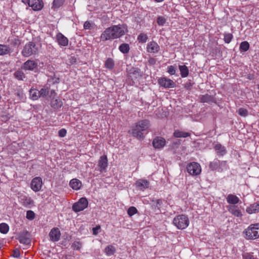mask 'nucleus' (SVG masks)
<instances>
[{
    "mask_svg": "<svg viewBox=\"0 0 259 259\" xmlns=\"http://www.w3.org/2000/svg\"><path fill=\"white\" fill-rule=\"evenodd\" d=\"M246 211L249 214L259 212V202L251 204L246 208Z\"/></svg>",
    "mask_w": 259,
    "mask_h": 259,
    "instance_id": "24",
    "label": "nucleus"
},
{
    "mask_svg": "<svg viewBox=\"0 0 259 259\" xmlns=\"http://www.w3.org/2000/svg\"><path fill=\"white\" fill-rule=\"evenodd\" d=\"M172 223L178 229L183 230L189 226V220L187 215L179 214L174 219Z\"/></svg>",
    "mask_w": 259,
    "mask_h": 259,
    "instance_id": "4",
    "label": "nucleus"
},
{
    "mask_svg": "<svg viewBox=\"0 0 259 259\" xmlns=\"http://www.w3.org/2000/svg\"><path fill=\"white\" fill-rule=\"evenodd\" d=\"M100 229V226H98L93 228V233L94 235H97L98 233V230Z\"/></svg>",
    "mask_w": 259,
    "mask_h": 259,
    "instance_id": "58",
    "label": "nucleus"
},
{
    "mask_svg": "<svg viewBox=\"0 0 259 259\" xmlns=\"http://www.w3.org/2000/svg\"><path fill=\"white\" fill-rule=\"evenodd\" d=\"M228 210L230 213L236 217H241L242 216V213L239 208L237 206H230L229 207Z\"/></svg>",
    "mask_w": 259,
    "mask_h": 259,
    "instance_id": "26",
    "label": "nucleus"
},
{
    "mask_svg": "<svg viewBox=\"0 0 259 259\" xmlns=\"http://www.w3.org/2000/svg\"><path fill=\"white\" fill-rule=\"evenodd\" d=\"M154 1H155L156 2L160 3V2H163L164 0H154Z\"/></svg>",
    "mask_w": 259,
    "mask_h": 259,
    "instance_id": "61",
    "label": "nucleus"
},
{
    "mask_svg": "<svg viewBox=\"0 0 259 259\" xmlns=\"http://www.w3.org/2000/svg\"><path fill=\"white\" fill-rule=\"evenodd\" d=\"M69 186L73 189L78 190L80 189L82 184L79 180L77 179H73L70 181Z\"/></svg>",
    "mask_w": 259,
    "mask_h": 259,
    "instance_id": "23",
    "label": "nucleus"
},
{
    "mask_svg": "<svg viewBox=\"0 0 259 259\" xmlns=\"http://www.w3.org/2000/svg\"><path fill=\"white\" fill-rule=\"evenodd\" d=\"M156 59L152 58V57H150L148 61V64L149 65H150V66L154 65L156 64Z\"/></svg>",
    "mask_w": 259,
    "mask_h": 259,
    "instance_id": "54",
    "label": "nucleus"
},
{
    "mask_svg": "<svg viewBox=\"0 0 259 259\" xmlns=\"http://www.w3.org/2000/svg\"><path fill=\"white\" fill-rule=\"evenodd\" d=\"M249 44L247 41H244L242 42L240 44V50L241 51L246 52L249 49Z\"/></svg>",
    "mask_w": 259,
    "mask_h": 259,
    "instance_id": "40",
    "label": "nucleus"
},
{
    "mask_svg": "<svg viewBox=\"0 0 259 259\" xmlns=\"http://www.w3.org/2000/svg\"><path fill=\"white\" fill-rule=\"evenodd\" d=\"M166 21V19L162 16H158L157 18V23L160 26L164 25Z\"/></svg>",
    "mask_w": 259,
    "mask_h": 259,
    "instance_id": "46",
    "label": "nucleus"
},
{
    "mask_svg": "<svg viewBox=\"0 0 259 259\" xmlns=\"http://www.w3.org/2000/svg\"><path fill=\"white\" fill-rule=\"evenodd\" d=\"M13 49L9 45L0 44V56H11Z\"/></svg>",
    "mask_w": 259,
    "mask_h": 259,
    "instance_id": "17",
    "label": "nucleus"
},
{
    "mask_svg": "<svg viewBox=\"0 0 259 259\" xmlns=\"http://www.w3.org/2000/svg\"><path fill=\"white\" fill-rule=\"evenodd\" d=\"M19 201L23 204L24 206H27L31 204L32 202V200L29 197L26 195H21L19 197Z\"/></svg>",
    "mask_w": 259,
    "mask_h": 259,
    "instance_id": "28",
    "label": "nucleus"
},
{
    "mask_svg": "<svg viewBox=\"0 0 259 259\" xmlns=\"http://www.w3.org/2000/svg\"><path fill=\"white\" fill-rule=\"evenodd\" d=\"M233 37V35L231 33H225L224 34V40L226 43L229 44L231 41Z\"/></svg>",
    "mask_w": 259,
    "mask_h": 259,
    "instance_id": "42",
    "label": "nucleus"
},
{
    "mask_svg": "<svg viewBox=\"0 0 259 259\" xmlns=\"http://www.w3.org/2000/svg\"><path fill=\"white\" fill-rule=\"evenodd\" d=\"M52 82L54 83H58L59 81V78H56V77H54V78H52Z\"/></svg>",
    "mask_w": 259,
    "mask_h": 259,
    "instance_id": "60",
    "label": "nucleus"
},
{
    "mask_svg": "<svg viewBox=\"0 0 259 259\" xmlns=\"http://www.w3.org/2000/svg\"><path fill=\"white\" fill-rule=\"evenodd\" d=\"M209 167L211 170H217L219 172L227 169L228 166L227 161H220L217 159L210 162Z\"/></svg>",
    "mask_w": 259,
    "mask_h": 259,
    "instance_id": "6",
    "label": "nucleus"
},
{
    "mask_svg": "<svg viewBox=\"0 0 259 259\" xmlns=\"http://www.w3.org/2000/svg\"><path fill=\"white\" fill-rule=\"evenodd\" d=\"M176 70L177 69L175 66L171 65L168 67L167 72L171 75H174L175 74Z\"/></svg>",
    "mask_w": 259,
    "mask_h": 259,
    "instance_id": "50",
    "label": "nucleus"
},
{
    "mask_svg": "<svg viewBox=\"0 0 259 259\" xmlns=\"http://www.w3.org/2000/svg\"><path fill=\"white\" fill-rule=\"evenodd\" d=\"M50 92V97L51 98H54V97H55V96L56 95V93H55V90H52Z\"/></svg>",
    "mask_w": 259,
    "mask_h": 259,
    "instance_id": "59",
    "label": "nucleus"
},
{
    "mask_svg": "<svg viewBox=\"0 0 259 259\" xmlns=\"http://www.w3.org/2000/svg\"><path fill=\"white\" fill-rule=\"evenodd\" d=\"M39 45L36 44L34 42L29 41L24 46L21 54L25 57H29L32 55L38 54L39 50Z\"/></svg>",
    "mask_w": 259,
    "mask_h": 259,
    "instance_id": "3",
    "label": "nucleus"
},
{
    "mask_svg": "<svg viewBox=\"0 0 259 259\" xmlns=\"http://www.w3.org/2000/svg\"><path fill=\"white\" fill-rule=\"evenodd\" d=\"M188 172L192 176H197L201 171V168L200 164L197 162H191L187 166Z\"/></svg>",
    "mask_w": 259,
    "mask_h": 259,
    "instance_id": "8",
    "label": "nucleus"
},
{
    "mask_svg": "<svg viewBox=\"0 0 259 259\" xmlns=\"http://www.w3.org/2000/svg\"><path fill=\"white\" fill-rule=\"evenodd\" d=\"M238 113L241 116L246 117L248 114V110L243 108H240L238 111Z\"/></svg>",
    "mask_w": 259,
    "mask_h": 259,
    "instance_id": "44",
    "label": "nucleus"
},
{
    "mask_svg": "<svg viewBox=\"0 0 259 259\" xmlns=\"http://www.w3.org/2000/svg\"><path fill=\"white\" fill-rule=\"evenodd\" d=\"M126 24L112 25L105 29L100 36V39L103 41L120 38L127 32Z\"/></svg>",
    "mask_w": 259,
    "mask_h": 259,
    "instance_id": "1",
    "label": "nucleus"
},
{
    "mask_svg": "<svg viewBox=\"0 0 259 259\" xmlns=\"http://www.w3.org/2000/svg\"><path fill=\"white\" fill-rule=\"evenodd\" d=\"M9 229V226L6 223H2L0 224V232L3 234L8 233Z\"/></svg>",
    "mask_w": 259,
    "mask_h": 259,
    "instance_id": "39",
    "label": "nucleus"
},
{
    "mask_svg": "<svg viewBox=\"0 0 259 259\" xmlns=\"http://www.w3.org/2000/svg\"><path fill=\"white\" fill-rule=\"evenodd\" d=\"M10 44L12 47H18L20 45V41L18 38H14L11 40Z\"/></svg>",
    "mask_w": 259,
    "mask_h": 259,
    "instance_id": "43",
    "label": "nucleus"
},
{
    "mask_svg": "<svg viewBox=\"0 0 259 259\" xmlns=\"http://www.w3.org/2000/svg\"><path fill=\"white\" fill-rule=\"evenodd\" d=\"M18 240L21 243L24 245H28L31 243L29 233L27 231H23L19 233Z\"/></svg>",
    "mask_w": 259,
    "mask_h": 259,
    "instance_id": "11",
    "label": "nucleus"
},
{
    "mask_svg": "<svg viewBox=\"0 0 259 259\" xmlns=\"http://www.w3.org/2000/svg\"><path fill=\"white\" fill-rule=\"evenodd\" d=\"M88 206V201L85 197H82L79 200L74 203L72 205V210L75 212H79L83 210Z\"/></svg>",
    "mask_w": 259,
    "mask_h": 259,
    "instance_id": "7",
    "label": "nucleus"
},
{
    "mask_svg": "<svg viewBox=\"0 0 259 259\" xmlns=\"http://www.w3.org/2000/svg\"><path fill=\"white\" fill-rule=\"evenodd\" d=\"M214 149L219 156H224L227 153L226 148L221 144L218 143L214 146Z\"/></svg>",
    "mask_w": 259,
    "mask_h": 259,
    "instance_id": "21",
    "label": "nucleus"
},
{
    "mask_svg": "<svg viewBox=\"0 0 259 259\" xmlns=\"http://www.w3.org/2000/svg\"><path fill=\"white\" fill-rule=\"evenodd\" d=\"M83 27L85 29H90L91 27V24L89 21H85L83 25Z\"/></svg>",
    "mask_w": 259,
    "mask_h": 259,
    "instance_id": "55",
    "label": "nucleus"
},
{
    "mask_svg": "<svg viewBox=\"0 0 259 259\" xmlns=\"http://www.w3.org/2000/svg\"><path fill=\"white\" fill-rule=\"evenodd\" d=\"M61 236V233L58 228H53L50 233L49 237L50 240L53 242H56L59 240Z\"/></svg>",
    "mask_w": 259,
    "mask_h": 259,
    "instance_id": "14",
    "label": "nucleus"
},
{
    "mask_svg": "<svg viewBox=\"0 0 259 259\" xmlns=\"http://www.w3.org/2000/svg\"><path fill=\"white\" fill-rule=\"evenodd\" d=\"M35 217V213L32 210H28L26 213V218L29 220H32Z\"/></svg>",
    "mask_w": 259,
    "mask_h": 259,
    "instance_id": "49",
    "label": "nucleus"
},
{
    "mask_svg": "<svg viewBox=\"0 0 259 259\" xmlns=\"http://www.w3.org/2000/svg\"><path fill=\"white\" fill-rule=\"evenodd\" d=\"M56 40L61 46L66 47L68 45V39L60 32L57 34Z\"/></svg>",
    "mask_w": 259,
    "mask_h": 259,
    "instance_id": "18",
    "label": "nucleus"
},
{
    "mask_svg": "<svg viewBox=\"0 0 259 259\" xmlns=\"http://www.w3.org/2000/svg\"><path fill=\"white\" fill-rule=\"evenodd\" d=\"M31 99L36 100L40 97L39 91L36 89H30L29 91Z\"/></svg>",
    "mask_w": 259,
    "mask_h": 259,
    "instance_id": "30",
    "label": "nucleus"
},
{
    "mask_svg": "<svg viewBox=\"0 0 259 259\" xmlns=\"http://www.w3.org/2000/svg\"><path fill=\"white\" fill-rule=\"evenodd\" d=\"M156 205H155V208H157V209L159 210V211H160V206L161 204H162V201L161 199H157L155 201Z\"/></svg>",
    "mask_w": 259,
    "mask_h": 259,
    "instance_id": "52",
    "label": "nucleus"
},
{
    "mask_svg": "<svg viewBox=\"0 0 259 259\" xmlns=\"http://www.w3.org/2000/svg\"><path fill=\"white\" fill-rule=\"evenodd\" d=\"M51 105L54 109H58L62 106V104L60 100L53 98L51 102Z\"/></svg>",
    "mask_w": 259,
    "mask_h": 259,
    "instance_id": "34",
    "label": "nucleus"
},
{
    "mask_svg": "<svg viewBox=\"0 0 259 259\" xmlns=\"http://www.w3.org/2000/svg\"><path fill=\"white\" fill-rule=\"evenodd\" d=\"M142 76V72L139 68H133L132 71L129 74V76L132 79H136Z\"/></svg>",
    "mask_w": 259,
    "mask_h": 259,
    "instance_id": "25",
    "label": "nucleus"
},
{
    "mask_svg": "<svg viewBox=\"0 0 259 259\" xmlns=\"http://www.w3.org/2000/svg\"><path fill=\"white\" fill-rule=\"evenodd\" d=\"M105 251L108 255H111L114 252V248L112 246H108L105 248Z\"/></svg>",
    "mask_w": 259,
    "mask_h": 259,
    "instance_id": "48",
    "label": "nucleus"
},
{
    "mask_svg": "<svg viewBox=\"0 0 259 259\" xmlns=\"http://www.w3.org/2000/svg\"><path fill=\"white\" fill-rule=\"evenodd\" d=\"M227 201L228 203L235 205L237 204L239 201V198L235 195L229 194L226 198Z\"/></svg>",
    "mask_w": 259,
    "mask_h": 259,
    "instance_id": "27",
    "label": "nucleus"
},
{
    "mask_svg": "<svg viewBox=\"0 0 259 259\" xmlns=\"http://www.w3.org/2000/svg\"><path fill=\"white\" fill-rule=\"evenodd\" d=\"M158 84L166 89L174 88L176 87V83L171 79L166 77H161L158 80Z\"/></svg>",
    "mask_w": 259,
    "mask_h": 259,
    "instance_id": "9",
    "label": "nucleus"
},
{
    "mask_svg": "<svg viewBox=\"0 0 259 259\" xmlns=\"http://www.w3.org/2000/svg\"><path fill=\"white\" fill-rule=\"evenodd\" d=\"M150 126V122L148 120H142L136 123L132 127L128 133L131 134L133 137L139 140L143 139L144 135L147 134V130Z\"/></svg>",
    "mask_w": 259,
    "mask_h": 259,
    "instance_id": "2",
    "label": "nucleus"
},
{
    "mask_svg": "<svg viewBox=\"0 0 259 259\" xmlns=\"http://www.w3.org/2000/svg\"><path fill=\"white\" fill-rule=\"evenodd\" d=\"M15 95L17 97L18 99L20 100H24L25 99V95L21 89H18L16 90Z\"/></svg>",
    "mask_w": 259,
    "mask_h": 259,
    "instance_id": "37",
    "label": "nucleus"
},
{
    "mask_svg": "<svg viewBox=\"0 0 259 259\" xmlns=\"http://www.w3.org/2000/svg\"><path fill=\"white\" fill-rule=\"evenodd\" d=\"M38 63L37 60H28L25 62L22 66V69L24 70L33 71L37 69Z\"/></svg>",
    "mask_w": 259,
    "mask_h": 259,
    "instance_id": "10",
    "label": "nucleus"
},
{
    "mask_svg": "<svg viewBox=\"0 0 259 259\" xmlns=\"http://www.w3.org/2000/svg\"><path fill=\"white\" fill-rule=\"evenodd\" d=\"M66 133H67V131L64 128H62L60 130H59L58 132L59 136L62 138L66 136Z\"/></svg>",
    "mask_w": 259,
    "mask_h": 259,
    "instance_id": "53",
    "label": "nucleus"
},
{
    "mask_svg": "<svg viewBox=\"0 0 259 259\" xmlns=\"http://www.w3.org/2000/svg\"><path fill=\"white\" fill-rule=\"evenodd\" d=\"M148 39L147 35L145 33H140L138 36V40L139 42L145 43Z\"/></svg>",
    "mask_w": 259,
    "mask_h": 259,
    "instance_id": "41",
    "label": "nucleus"
},
{
    "mask_svg": "<svg viewBox=\"0 0 259 259\" xmlns=\"http://www.w3.org/2000/svg\"><path fill=\"white\" fill-rule=\"evenodd\" d=\"M108 165V159L106 155H103L100 157L98 162V166L99 167L100 172L104 171Z\"/></svg>",
    "mask_w": 259,
    "mask_h": 259,
    "instance_id": "16",
    "label": "nucleus"
},
{
    "mask_svg": "<svg viewBox=\"0 0 259 259\" xmlns=\"http://www.w3.org/2000/svg\"><path fill=\"white\" fill-rule=\"evenodd\" d=\"M179 68L182 77H186L188 75L189 69L186 65H179Z\"/></svg>",
    "mask_w": 259,
    "mask_h": 259,
    "instance_id": "29",
    "label": "nucleus"
},
{
    "mask_svg": "<svg viewBox=\"0 0 259 259\" xmlns=\"http://www.w3.org/2000/svg\"><path fill=\"white\" fill-rule=\"evenodd\" d=\"M174 135L177 138H186L190 136V133L188 132H181L179 130L176 131Z\"/></svg>",
    "mask_w": 259,
    "mask_h": 259,
    "instance_id": "32",
    "label": "nucleus"
},
{
    "mask_svg": "<svg viewBox=\"0 0 259 259\" xmlns=\"http://www.w3.org/2000/svg\"><path fill=\"white\" fill-rule=\"evenodd\" d=\"M243 259H256L251 253H245L243 254Z\"/></svg>",
    "mask_w": 259,
    "mask_h": 259,
    "instance_id": "51",
    "label": "nucleus"
},
{
    "mask_svg": "<svg viewBox=\"0 0 259 259\" xmlns=\"http://www.w3.org/2000/svg\"><path fill=\"white\" fill-rule=\"evenodd\" d=\"M119 50L123 54H127L130 51V46L127 44H122L119 46Z\"/></svg>",
    "mask_w": 259,
    "mask_h": 259,
    "instance_id": "33",
    "label": "nucleus"
},
{
    "mask_svg": "<svg viewBox=\"0 0 259 259\" xmlns=\"http://www.w3.org/2000/svg\"><path fill=\"white\" fill-rule=\"evenodd\" d=\"M193 83H191L190 82H187L184 84V88L187 90H191Z\"/></svg>",
    "mask_w": 259,
    "mask_h": 259,
    "instance_id": "56",
    "label": "nucleus"
},
{
    "mask_svg": "<svg viewBox=\"0 0 259 259\" xmlns=\"http://www.w3.org/2000/svg\"><path fill=\"white\" fill-rule=\"evenodd\" d=\"M136 185L140 190H143L148 188L149 182L146 180L140 179L136 182Z\"/></svg>",
    "mask_w": 259,
    "mask_h": 259,
    "instance_id": "22",
    "label": "nucleus"
},
{
    "mask_svg": "<svg viewBox=\"0 0 259 259\" xmlns=\"http://www.w3.org/2000/svg\"><path fill=\"white\" fill-rule=\"evenodd\" d=\"M42 182L40 177H37L33 178L31 182L30 187L32 190L35 192L39 191L42 187Z\"/></svg>",
    "mask_w": 259,
    "mask_h": 259,
    "instance_id": "12",
    "label": "nucleus"
},
{
    "mask_svg": "<svg viewBox=\"0 0 259 259\" xmlns=\"http://www.w3.org/2000/svg\"><path fill=\"white\" fill-rule=\"evenodd\" d=\"M28 6L34 11H39L44 6L42 0H27Z\"/></svg>",
    "mask_w": 259,
    "mask_h": 259,
    "instance_id": "13",
    "label": "nucleus"
},
{
    "mask_svg": "<svg viewBox=\"0 0 259 259\" xmlns=\"http://www.w3.org/2000/svg\"><path fill=\"white\" fill-rule=\"evenodd\" d=\"M72 247L74 249H75L76 250H79L82 247V244L79 241H75L72 244Z\"/></svg>",
    "mask_w": 259,
    "mask_h": 259,
    "instance_id": "47",
    "label": "nucleus"
},
{
    "mask_svg": "<svg viewBox=\"0 0 259 259\" xmlns=\"http://www.w3.org/2000/svg\"><path fill=\"white\" fill-rule=\"evenodd\" d=\"M257 89L259 90V84L257 85Z\"/></svg>",
    "mask_w": 259,
    "mask_h": 259,
    "instance_id": "62",
    "label": "nucleus"
},
{
    "mask_svg": "<svg viewBox=\"0 0 259 259\" xmlns=\"http://www.w3.org/2000/svg\"><path fill=\"white\" fill-rule=\"evenodd\" d=\"M105 66L107 68L112 69L114 66V62L111 58H108L105 62Z\"/></svg>",
    "mask_w": 259,
    "mask_h": 259,
    "instance_id": "35",
    "label": "nucleus"
},
{
    "mask_svg": "<svg viewBox=\"0 0 259 259\" xmlns=\"http://www.w3.org/2000/svg\"><path fill=\"white\" fill-rule=\"evenodd\" d=\"M247 239H255L259 237V224L250 225L247 229L243 231Z\"/></svg>",
    "mask_w": 259,
    "mask_h": 259,
    "instance_id": "5",
    "label": "nucleus"
},
{
    "mask_svg": "<svg viewBox=\"0 0 259 259\" xmlns=\"http://www.w3.org/2000/svg\"><path fill=\"white\" fill-rule=\"evenodd\" d=\"M14 76L16 78L20 80H23L25 77L24 73L20 70H17L14 73Z\"/></svg>",
    "mask_w": 259,
    "mask_h": 259,
    "instance_id": "36",
    "label": "nucleus"
},
{
    "mask_svg": "<svg viewBox=\"0 0 259 259\" xmlns=\"http://www.w3.org/2000/svg\"><path fill=\"white\" fill-rule=\"evenodd\" d=\"M20 256V253L18 249L14 250L13 251V256L15 257H19Z\"/></svg>",
    "mask_w": 259,
    "mask_h": 259,
    "instance_id": "57",
    "label": "nucleus"
},
{
    "mask_svg": "<svg viewBox=\"0 0 259 259\" xmlns=\"http://www.w3.org/2000/svg\"><path fill=\"white\" fill-rule=\"evenodd\" d=\"M39 92L40 97H46L50 94V89L48 87H45L41 89V90L39 91Z\"/></svg>",
    "mask_w": 259,
    "mask_h": 259,
    "instance_id": "38",
    "label": "nucleus"
},
{
    "mask_svg": "<svg viewBox=\"0 0 259 259\" xmlns=\"http://www.w3.org/2000/svg\"><path fill=\"white\" fill-rule=\"evenodd\" d=\"M165 140L160 137H157L154 139L152 142L153 147L156 149H161L165 145Z\"/></svg>",
    "mask_w": 259,
    "mask_h": 259,
    "instance_id": "15",
    "label": "nucleus"
},
{
    "mask_svg": "<svg viewBox=\"0 0 259 259\" xmlns=\"http://www.w3.org/2000/svg\"><path fill=\"white\" fill-rule=\"evenodd\" d=\"M138 213L137 209L134 206H131L127 210V214L129 216L132 217V215Z\"/></svg>",
    "mask_w": 259,
    "mask_h": 259,
    "instance_id": "45",
    "label": "nucleus"
},
{
    "mask_svg": "<svg viewBox=\"0 0 259 259\" xmlns=\"http://www.w3.org/2000/svg\"><path fill=\"white\" fill-rule=\"evenodd\" d=\"M200 102L201 103H207L210 104L211 103H215V99L213 96L208 94L202 95L200 97Z\"/></svg>",
    "mask_w": 259,
    "mask_h": 259,
    "instance_id": "20",
    "label": "nucleus"
},
{
    "mask_svg": "<svg viewBox=\"0 0 259 259\" xmlns=\"http://www.w3.org/2000/svg\"><path fill=\"white\" fill-rule=\"evenodd\" d=\"M159 46L157 42L153 41L149 42L147 46V51L150 53H156L159 50Z\"/></svg>",
    "mask_w": 259,
    "mask_h": 259,
    "instance_id": "19",
    "label": "nucleus"
},
{
    "mask_svg": "<svg viewBox=\"0 0 259 259\" xmlns=\"http://www.w3.org/2000/svg\"><path fill=\"white\" fill-rule=\"evenodd\" d=\"M65 2V0H54L52 9L54 10L58 9L62 6Z\"/></svg>",
    "mask_w": 259,
    "mask_h": 259,
    "instance_id": "31",
    "label": "nucleus"
}]
</instances>
